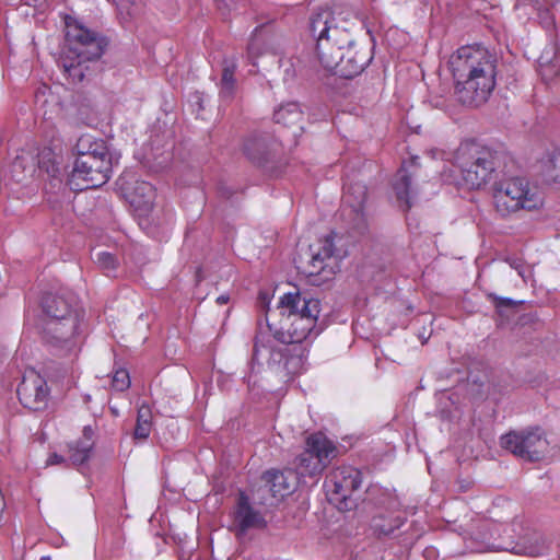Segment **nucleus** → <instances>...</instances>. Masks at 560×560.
<instances>
[{"label":"nucleus","instance_id":"13","mask_svg":"<svg viewBox=\"0 0 560 560\" xmlns=\"http://www.w3.org/2000/svg\"><path fill=\"white\" fill-rule=\"evenodd\" d=\"M521 527H516V532H510L505 551L516 555L537 557L544 555L548 550V542L546 538L534 529H524L520 522H515Z\"/></svg>","mask_w":560,"mask_h":560},{"label":"nucleus","instance_id":"40","mask_svg":"<svg viewBox=\"0 0 560 560\" xmlns=\"http://www.w3.org/2000/svg\"><path fill=\"white\" fill-rule=\"evenodd\" d=\"M229 300H230L229 295L222 294V295L218 296L217 302L220 305H223V304H226L229 302Z\"/></svg>","mask_w":560,"mask_h":560},{"label":"nucleus","instance_id":"41","mask_svg":"<svg viewBox=\"0 0 560 560\" xmlns=\"http://www.w3.org/2000/svg\"><path fill=\"white\" fill-rule=\"evenodd\" d=\"M56 314H61V304L55 303L54 307Z\"/></svg>","mask_w":560,"mask_h":560},{"label":"nucleus","instance_id":"17","mask_svg":"<svg viewBox=\"0 0 560 560\" xmlns=\"http://www.w3.org/2000/svg\"><path fill=\"white\" fill-rule=\"evenodd\" d=\"M265 525L266 522L262 515L249 504L248 498L244 493H241L233 512L231 530L241 538L246 535L249 529L262 528Z\"/></svg>","mask_w":560,"mask_h":560},{"label":"nucleus","instance_id":"3","mask_svg":"<svg viewBox=\"0 0 560 560\" xmlns=\"http://www.w3.org/2000/svg\"><path fill=\"white\" fill-rule=\"evenodd\" d=\"M431 162H444L441 176L444 180L464 186L468 189H480L487 185L497 170L494 152L476 141H463L456 150L445 153L433 149L427 152Z\"/></svg>","mask_w":560,"mask_h":560},{"label":"nucleus","instance_id":"21","mask_svg":"<svg viewBox=\"0 0 560 560\" xmlns=\"http://www.w3.org/2000/svg\"><path fill=\"white\" fill-rule=\"evenodd\" d=\"M125 197L140 214L149 212L154 201V188L145 180H136L124 187Z\"/></svg>","mask_w":560,"mask_h":560},{"label":"nucleus","instance_id":"7","mask_svg":"<svg viewBox=\"0 0 560 560\" xmlns=\"http://www.w3.org/2000/svg\"><path fill=\"white\" fill-rule=\"evenodd\" d=\"M298 270L306 277L324 275L323 279H329L338 267V255L331 235L319 240L302 250L294 260Z\"/></svg>","mask_w":560,"mask_h":560},{"label":"nucleus","instance_id":"8","mask_svg":"<svg viewBox=\"0 0 560 560\" xmlns=\"http://www.w3.org/2000/svg\"><path fill=\"white\" fill-rule=\"evenodd\" d=\"M336 456L337 447L325 434H311L305 441V450L296 457V474L318 477Z\"/></svg>","mask_w":560,"mask_h":560},{"label":"nucleus","instance_id":"2","mask_svg":"<svg viewBox=\"0 0 560 560\" xmlns=\"http://www.w3.org/2000/svg\"><path fill=\"white\" fill-rule=\"evenodd\" d=\"M457 100L466 106L485 104L495 88L497 57L480 45L459 47L448 59Z\"/></svg>","mask_w":560,"mask_h":560},{"label":"nucleus","instance_id":"39","mask_svg":"<svg viewBox=\"0 0 560 560\" xmlns=\"http://www.w3.org/2000/svg\"><path fill=\"white\" fill-rule=\"evenodd\" d=\"M89 436H91V443L93 444V430L90 427H85L83 430V439L81 441H86Z\"/></svg>","mask_w":560,"mask_h":560},{"label":"nucleus","instance_id":"1","mask_svg":"<svg viewBox=\"0 0 560 560\" xmlns=\"http://www.w3.org/2000/svg\"><path fill=\"white\" fill-rule=\"evenodd\" d=\"M317 319L312 318V315H281L280 326L273 334L284 346L275 347L269 335L257 334L250 360L252 369L267 366L275 375L287 381L302 373L307 355L302 342L320 334L322 327L317 325Z\"/></svg>","mask_w":560,"mask_h":560},{"label":"nucleus","instance_id":"36","mask_svg":"<svg viewBox=\"0 0 560 560\" xmlns=\"http://www.w3.org/2000/svg\"><path fill=\"white\" fill-rule=\"evenodd\" d=\"M422 556H424L425 558H428L429 560H435L438 558V551L435 548L433 547H428L425 548V550L422 552Z\"/></svg>","mask_w":560,"mask_h":560},{"label":"nucleus","instance_id":"19","mask_svg":"<svg viewBox=\"0 0 560 560\" xmlns=\"http://www.w3.org/2000/svg\"><path fill=\"white\" fill-rule=\"evenodd\" d=\"M346 56L330 72L341 78L351 79L359 75L371 62L372 56L366 50H358L352 44L346 48Z\"/></svg>","mask_w":560,"mask_h":560},{"label":"nucleus","instance_id":"30","mask_svg":"<svg viewBox=\"0 0 560 560\" xmlns=\"http://www.w3.org/2000/svg\"><path fill=\"white\" fill-rule=\"evenodd\" d=\"M265 141L261 138L248 139L244 144L247 156L256 163L265 161Z\"/></svg>","mask_w":560,"mask_h":560},{"label":"nucleus","instance_id":"4","mask_svg":"<svg viewBox=\"0 0 560 560\" xmlns=\"http://www.w3.org/2000/svg\"><path fill=\"white\" fill-rule=\"evenodd\" d=\"M349 13L320 9L310 19V31L316 38V54L319 63L327 71L337 67L346 56V48L354 44L351 31L354 23Z\"/></svg>","mask_w":560,"mask_h":560},{"label":"nucleus","instance_id":"28","mask_svg":"<svg viewBox=\"0 0 560 560\" xmlns=\"http://www.w3.org/2000/svg\"><path fill=\"white\" fill-rule=\"evenodd\" d=\"M92 443L91 436L86 441H78L74 445H70V460L73 465L85 463L91 454Z\"/></svg>","mask_w":560,"mask_h":560},{"label":"nucleus","instance_id":"25","mask_svg":"<svg viewBox=\"0 0 560 560\" xmlns=\"http://www.w3.org/2000/svg\"><path fill=\"white\" fill-rule=\"evenodd\" d=\"M237 65L233 59H224L222 63V73L219 83V96L224 102H231L236 93L235 71Z\"/></svg>","mask_w":560,"mask_h":560},{"label":"nucleus","instance_id":"6","mask_svg":"<svg viewBox=\"0 0 560 560\" xmlns=\"http://www.w3.org/2000/svg\"><path fill=\"white\" fill-rule=\"evenodd\" d=\"M492 199L495 210L502 217L542 206L540 194L524 177H510L495 183L492 187Z\"/></svg>","mask_w":560,"mask_h":560},{"label":"nucleus","instance_id":"35","mask_svg":"<svg viewBox=\"0 0 560 560\" xmlns=\"http://www.w3.org/2000/svg\"><path fill=\"white\" fill-rule=\"evenodd\" d=\"M114 2L116 3L117 8L122 11L125 9H127V14L128 15H131V11H129V5L131 4V1L130 0H114Z\"/></svg>","mask_w":560,"mask_h":560},{"label":"nucleus","instance_id":"23","mask_svg":"<svg viewBox=\"0 0 560 560\" xmlns=\"http://www.w3.org/2000/svg\"><path fill=\"white\" fill-rule=\"evenodd\" d=\"M96 59H85L78 55L65 54L61 57L60 65L65 74L73 84L81 83L85 77L91 74L89 62Z\"/></svg>","mask_w":560,"mask_h":560},{"label":"nucleus","instance_id":"11","mask_svg":"<svg viewBox=\"0 0 560 560\" xmlns=\"http://www.w3.org/2000/svg\"><path fill=\"white\" fill-rule=\"evenodd\" d=\"M501 446L522 459L537 462L547 453L548 441L539 428H533L506 433Z\"/></svg>","mask_w":560,"mask_h":560},{"label":"nucleus","instance_id":"22","mask_svg":"<svg viewBox=\"0 0 560 560\" xmlns=\"http://www.w3.org/2000/svg\"><path fill=\"white\" fill-rule=\"evenodd\" d=\"M265 487L277 499H283L291 494L294 490L295 476L291 470L281 471L277 469H270L262 475Z\"/></svg>","mask_w":560,"mask_h":560},{"label":"nucleus","instance_id":"27","mask_svg":"<svg viewBox=\"0 0 560 560\" xmlns=\"http://www.w3.org/2000/svg\"><path fill=\"white\" fill-rule=\"evenodd\" d=\"M303 117V112L300 104L296 102H288L280 105L273 113V119L277 124L283 126H295Z\"/></svg>","mask_w":560,"mask_h":560},{"label":"nucleus","instance_id":"5","mask_svg":"<svg viewBox=\"0 0 560 560\" xmlns=\"http://www.w3.org/2000/svg\"><path fill=\"white\" fill-rule=\"evenodd\" d=\"M43 311L44 342L56 355L67 357L75 353L79 348L80 316L73 310L72 301L62 295L48 293L43 299Z\"/></svg>","mask_w":560,"mask_h":560},{"label":"nucleus","instance_id":"29","mask_svg":"<svg viewBox=\"0 0 560 560\" xmlns=\"http://www.w3.org/2000/svg\"><path fill=\"white\" fill-rule=\"evenodd\" d=\"M93 259L98 268H101L107 276L113 275L118 267L117 257L105 250L95 252Z\"/></svg>","mask_w":560,"mask_h":560},{"label":"nucleus","instance_id":"10","mask_svg":"<svg viewBox=\"0 0 560 560\" xmlns=\"http://www.w3.org/2000/svg\"><path fill=\"white\" fill-rule=\"evenodd\" d=\"M110 160L91 155L77 156L68 178L70 189L81 191L97 188L109 179Z\"/></svg>","mask_w":560,"mask_h":560},{"label":"nucleus","instance_id":"31","mask_svg":"<svg viewBox=\"0 0 560 560\" xmlns=\"http://www.w3.org/2000/svg\"><path fill=\"white\" fill-rule=\"evenodd\" d=\"M112 385L116 390L122 392L130 386L129 373L125 369L117 370L113 376Z\"/></svg>","mask_w":560,"mask_h":560},{"label":"nucleus","instance_id":"15","mask_svg":"<svg viewBox=\"0 0 560 560\" xmlns=\"http://www.w3.org/2000/svg\"><path fill=\"white\" fill-rule=\"evenodd\" d=\"M361 482L360 470L351 466L336 467L326 478V487L335 495L334 500L343 501L345 503L360 488Z\"/></svg>","mask_w":560,"mask_h":560},{"label":"nucleus","instance_id":"12","mask_svg":"<svg viewBox=\"0 0 560 560\" xmlns=\"http://www.w3.org/2000/svg\"><path fill=\"white\" fill-rule=\"evenodd\" d=\"M66 54L78 55L85 59H100L104 52L105 40L96 32L86 28L78 21H66Z\"/></svg>","mask_w":560,"mask_h":560},{"label":"nucleus","instance_id":"14","mask_svg":"<svg viewBox=\"0 0 560 560\" xmlns=\"http://www.w3.org/2000/svg\"><path fill=\"white\" fill-rule=\"evenodd\" d=\"M18 396L25 408L35 411L43 410L48 402L49 389L46 381L38 373L31 370L24 374L18 387Z\"/></svg>","mask_w":560,"mask_h":560},{"label":"nucleus","instance_id":"42","mask_svg":"<svg viewBox=\"0 0 560 560\" xmlns=\"http://www.w3.org/2000/svg\"><path fill=\"white\" fill-rule=\"evenodd\" d=\"M407 221H408V225H409V226H411V225H412V223H411V221H410V218H407Z\"/></svg>","mask_w":560,"mask_h":560},{"label":"nucleus","instance_id":"26","mask_svg":"<svg viewBox=\"0 0 560 560\" xmlns=\"http://www.w3.org/2000/svg\"><path fill=\"white\" fill-rule=\"evenodd\" d=\"M78 156L91 155L93 158H102L103 160H110L106 142L102 139H95L90 135H84L79 138L75 145Z\"/></svg>","mask_w":560,"mask_h":560},{"label":"nucleus","instance_id":"20","mask_svg":"<svg viewBox=\"0 0 560 560\" xmlns=\"http://www.w3.org/2000/svg\"><path fill=\"white\" fill-rule=\"evenodd\" d=\"M416 159L417 158H412L410 161H405L402 163L400 170L397 172L395 176V180L393 184V188L399 202V207L404 211H407L411 208L410 184L411 179L418 174Z\"/></svg>","mask_w":560,"mask_h":560},{"label":"nucleus","instance_id":"16","mask_svg":"<svg viewBox=\"0 0 560 560\" xmlns=\"http://www.w3.org/2000/svg\"><path fill=\"white\" fill-rule=\"evenodd\" d=\"M280 315L311 316L318 318L320 301L301 292H290L282 295L278 302Z\"/></svg>","mask_w":560,"mask_h":560},{"label":"nucleus","instance_id":"33","mask_svg":"<svg viewBox=\"0 0 560 560\" xmlns=\"http://www.w3.org/2000/svg\"><path fill=\"white\" fill-rule=\"evenodd\" d=\"M138 423H152V411L149 406L141 405L137 413Z\"/></svg>","mask_w":560,"mask_h":560},{"label":"nucleus","instance_id":"24","mask_svg":"<svg viewBox=\"0 0 560 560\" xmlns=\"http://www.w3.org/2000/svg\"><path fill=\"white\" fill-rule=\"evenodd\" d=\"M287 40L282 35H270L267 38H262V30L256 28L255 35L252 38L249 45H248V54L252 57H257L262 54L260 51V46L264 44L265 51H270L275 55L283 54L284 52V45Z\"/></svg>","mask_w":560,"mask_h":560},{"label":"nucleus","instance_id":"38","mask_svg":"<svg viewBox=\"0 0 560 560\" xmlns=\"http://www.w3.org/2000/svg\"><path fill=\"white\" fill-rule=\"evenodd\" d=\"M497 300V307H502V306H512L513 305V301L511 299H499V298H495Z\"/></svg>","mask_w":560,"mask_h":560},{"label":"nucleus","instance_id":"32","mask_svg":"<svg viewBox=\"0 0 560 560\" xmlns=\"http://www.w3.org/2000/svg\"><path fill=\"white\" fill-rule=\"evenodd\" d=\"M152 429V423H136L133 438L139 441H144L149 438Z\"/></svg>","mask_w":560,"mask_h":560},{"label":"nucleus","instance_id":"9","mask_svg":"<svg viewBox=\"0 0 560 560\" xmlns=\"http://www.w3.org/2000/svg\"><path fill=\"white\" fill-rule=\"evenodd\" d=\"M516 523L502 524L490 520L474 522L464 539L467 547L475 552L504 550L510 532L515 533Z\"/></svg>","mask_w":560,"mask_h":560},{"label":"nucleus","instance_id":"37","mask_svg":"<svg viewBox=\"0 0 560 560\" xmlns=\"http://www.w3.org/2000/svg\"><path fill=\"white\" fill-rule=\"evenodd\" d=\"M510 266L512 268H514L522 278H524V269H523V265L521 264L520 260H516V259L511 260Z\"/></svg>","mask_w":560,"mask_h":560},{"label":"nucleus","instance_id":"34","mask_svg":"<svg viewBox=\"0 0 560 560\" xmlns=\"http://www.w3.org/2000/svg\"><path fill=\"white\" fill-rule=\"evenodd\" d=\"M66 459L61 456V455H58L56 453H52L49 455V457L47 458L46 460V465L47 466H52V465H59L61 463H63Z\"/></svg>","mask_w":560,"mask_h":560},{"label":"nucleus","instance_id":"18","mask_svg":"<svg viewBox=\"0 0 560 560\" xmlns=\"http://www.w3.org/2000/svg\"><path fill=\"white\" fill-rule=\"evenodd\" d=\"M366 200V187L362 183H351L343 187V214L353 221L354 228L361 229L365 225L363 213Z\"/></svg>","mask_w":560,"mask_h":560}]
</instances>
